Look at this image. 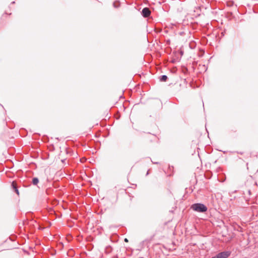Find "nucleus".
Returning a JSON list of instances; mask_svg holds the SVG:
<instances>
[{"label":"nucleus","mask_w":258,"mask_h":258,"mask_svg":"<svg viewBox=\"0 0 258 258\" xmlns=\"http://www.w3.org/2000/svg\"><path fill=\"white\" fill-rule=\"evenodd\" d=\"M125 229H122V231H123V232H125Z\"/></svg>","instance_id":"obj_18"},{"label":"nucleus","mask_w":258,"mask_h":258,"mask_svg":"<svg viewBox=\"0 0 258 258\" xmlns=\"http://www.w3.org/2000/svg\"><path fill=\"white\" fill-rule=\"evenodd\" d=\"M124 242H128V239H127V238H125L124 239Z\"/></svg>","instance_id":"obj_14"},{"label":"nucleus","mask_w":258,"mask_h":258,"mask_svg":"<svg viewBox=\"0 0 258 258\" xmlns=\"http://www.w3.org/2000/svg\"><path fill=\"white\" fill-rule=\"evenodd\" d=\"M191 209L193 210L198 212L204 213L207 211V207L204 204L201 203H196L191 205Z\"/></svg>","instance_id":"obj_1"},{"label":"nucleus","mask_w":258,"mask_h":258,"mask_svg":"<svg viewBox=\"0 0 258 258\" xmlns=\"http://www.w3.org/2000/svg\"><path fill=\"white\" fill-rule=\"evenodd\" d=\"M113 258H117V255H115V256H113Z\"/></svg>","instance_id":"obj_16"},{"label":"nucleus","mask_w":258,"mask_h":258,"mask_svg":"<svg viewBox=\"0 0 258 258\" xmlns=\"http://www.w3.org/2000/svg\"><path fill=\"white\" fill-rule=\"evenodd\" d=\"M12 185H13L14 188L15 189V192L17 193V195H19V190L17 189V187L15 186L14 182L12 183Z\"/></svg>","instance_id":"obj_9"},{"label":"nucleus","mask_w":258,"mask_h":258,"mask_svg":"<svg viewBox=\"0 0 258 258\" xmlns=\"http://www.w3.org/2000/svg\"><path fill=\"white\" fill-rule=\"evenodd\" d=\"M73 239V237L71 234H69L67 236V239L68 241H70Z\"/></svg>","instance_id":"obj_11"},{"label":"nucleus","mask_w":258,"mask_h":258,"mask_svg":"<svg viewBox=\"0 0 258 258\" xmlns=\"http://www.w3.org/2000/svg\"><path fill=\"white\" fill-rule=\"evenodd\" d=\"M151 14V11L148 8H144L142 11V14L145 18L148 17Z\"/></svg>","instance_id":"obj_3"},{"label":"nucleus","mask_w":258,"mask_h":258,"mask_svg":"<svg viewBox=\"0 0 258 258\" xmlns=\"http://www.w3.org/2000/svg\"><path fill=\"white\" fill-rule=\"evenodd\" d=\"M113 7L115 8H118L119 7V3L118 2H115L113 4Z\"/></svg>","instance_id":"obj_8"},{"label":"nucleus","mask_w":258,"mask_h":258,"mask_svg":"<svg viewBox=\"0 0 258 258\" xmlns=\"http://www.w3.org/2000/svg\"><path fill=\"white\" fill-rule=\"evenodd\" d=\"M119 236L116 233H114L110 236V240L113 242H116L118 240Z\"/></svg>","instance_id":"obj_4"},{"label":"nucleus","mask_w":258,"mask_h":258,"mask_svg":"<svg viewBox=\"0 0 258 258\" xmlns=\"http://www.w3.org/2000/svg\"><path fill=\"white\" fill-rule=\"evenodd\" d=\"M167 79H168V77L167 76L162 75L161 76L160 80L162 82H165L167 81Z\"/></svg>","instance_id":"obj_7"},{"label":"nucleus","mask_w":258,"mask_h":258,"mask_svg":"<svg viewBox=\"0 0 258 258\" xmlns=\"http://www.w3.org/2000/svg\"><path fill=\"white\" fill-rule=\"evenodd\" d=\"M153 163H154V164H158V162H153Z\"/></svg>","instance_id":"obj_19"},{"label":"nucleus","mask_w":258,"mask_h":258,"mask_svg":"<svg viewBox=\"0 0 258 258\" xmlns=\"http://www.w3.org/2000/svg\"><path fill=\"white\" fill-rule=\"evenodd\" d=\"M112 249L113 248L110 245H108L105 247V252L107 254L110 253L112 252Z\"/></svg>","instance_id":"obj_5"},{"label":"nucleus","mask_w":258,"mask_h":258,"mask_svg":"<svg viewBox=\"0 0 258 258\" xmlns=\"http://www.w3.org/2000/svg\"><path fill=\"white\" fill-rule=\"evenodd\" d=\"M234 228V229L235 230H237L238 231H242V227L241 226H239V227H233Z\"/></svg>","instance_id":"obj_12"},{"label":"nucleus","mask_w":258,"mask_h":258,"mask_svg":"<svg viewBox=\"0 0 258 258\" xmlns=\"http://www.w3.org/2000/svg\"><path fill=\"white\" fill-rule=\"evenodd\" d=\"M93 248V245H92V244H90L89 246H88V250H91Z\"/></svg>","instance_id":"obj_13"},{"label":"nucleus","mask_w":258,"mask_h":258,"mask_svg":"<svg viewBox=\"0 0 258 258\" xmlns=\"http://www.w3.org/2000/svg\"><path fill=\"white\" fill-rule=\"evenodd\" d=\"M149 170H148V171H147V172L146 175H148V174H149Z\"/></svg>","instance_id":"obj_17"},{"label":"nucleus","mask_w":258,"mask_h":258,"mask_svg":"<svg viewBox=\"0 0 258 258\" xmlns=\"http://www.w3.org/2000/svg\"><path fill=\"white\" fill-rule=\"evenodd\" d=\"M230 251H224L217 254L211 258H228L231 255Z\"/></svg>","instance_id":"obj_2"},{"label":"nucleus","mask_w":258,"mask_h":258,"mask_svg":"<svg viewBox=\"0 0 258 258\" xmlns=\"http://www.w3.org/2000/svg\"><path fill=\"white\" fill-rule=\"evenodd\" d=\"M153 237H154V235L151 236L149 239H146V240H145L144 241H143L142 242V243L143 244H144V243L147 242H150L152 240V239H153Z\"/></svg>","instance_id":"obj_10"},{"label":"nucleus","mask_w":258,"mask_h":258,"mask_svg":"<svg viewBox=\"0 0 258 258\" xmlns=\"http://www.w3.org/2000/svg\"><path fill=\"white\" fill-rule=\"evenodd\" d=\"M39 182L38 178L37 177H34L32 179V183L33 185H37L38 183Z\"/></svg>","instance_id":"obj_6"},{"label":"nucleus","mask_w":258,"mask_h":258,"mask_svg":"<svg viewBox=\"0 0 258 258\" xmlns=\"http://www.w3.org/2000/svg\"><path fill=\"white\" fill-rule=\"evenodd\" d=\"M43 227H40V226H39V227H38V229H39V230H43Z\"/></svg>","instance_id":"obj_15"}]
</instances>
